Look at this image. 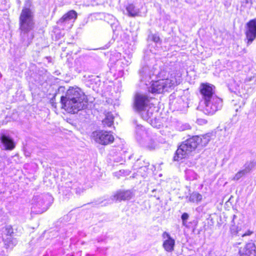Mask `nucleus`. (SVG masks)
Instances as JSON below:
<instances>
[{"mask_svg": "<svg viewBox=\"0 0 256 256\" xmlns=\"http://www.w3.org/2000/svg\"><path fill=\"white\" fill-rule=\"evenodd\" d=\"M162 247L167 252H172L174 250L175 240L170 236L169 233L164 232L162 234Z\"/></svg>", "mask_w": 256, "mask_h": 256, "instance_id": "9", "label": "nucleus"}, {"mask_svg": "<svg viewBox=\"0 0 256 256\" xmlns=\"http://www.w3.org/2000/svg\"><path fill=\"white\" fill-rule=\"evenodd\" d=\"M245 34L246 36V44L248 46L256 38V32L246 27Z\"/></svg>", "mask_w": 256, "mask_h": 256, "instance_id": "17", "label": "nucleus"}, {"mask_svg": "<svg viewBox=\"0 0 256 256\" xmlns=\"http://www.w3.org/2000/svg\"><path fill=\"white\" fill-rule=\"evenodd\" d=\"M0 140L2 144L4 146L5 150H12L15 148L16 144L10 136L2 134L0 136Z\"/></svg>", "mask_w": 256, "mask_h": 256, "instance_id": "13", "label": "nucleus"}, {"mask_svg": "<svg viewBox=\"0 0 256 256\" xmlns=\"http://www.w3.org/2000/svg\"><path fill=\"white\" fill-rule=\"evenodd\" d=\"M236 216L234 214L232 216V225L230 227V230L232 234H238L240 228L238 226H236L234 222V219L236 218Z\"/></svg>", "mask_w": 256, "mask_h": 256, "instance_id": "22", "label": "nucleus"}, {"mask_svg": "<svg viewBox=\"0 0 256 256\" xmlns=\"http://www.w3.org/2000/svg\"><path fill=\"white\" fill-rule=\"evenodd\" d=\"M92 137L95 142L103 144H108L114 140V136L106 131H96L92 132Z\"/></svg>", "mask_w": 256, "mask_h": 256, "instance_id": "7", "label": "nucleus"}, {"mask_svg": "<svg viewBox=\"0 0 256 256\" xmlns=\"http://www.w3.org/2000/svg\"><path fill=\"white\" fill-rule=\"evenodd\" d=\"M78 16L77 12L74 10H70L65 14V26L67 24V27L70 28Z\"/></svg>", "mask_w": 256, "mask_h": 256, "instance_id": "14", "label": "nucleus"}, {"mask_svg": "<svg viewBox=\"0 0 256 256\" xmlns=\"http://www.w3.org/2000/svg\"><path fill=\"white\" fill-rule=\"evenodd\" d=\"M200 92L204 101L217 96L215 93V86L210 84H202L200 86Z\"/></svg>", "mask_w": 256, "mask_h": 256, "instance_id": "8", "label": "nucleus"}, {"mask_svg": "<svg viewBox=\"0 0 256 256\" xmlns=\"http://www.w3.org/2000/svg\"><path fill=\"white\" fill-rule=\"evenodd\" d=\"M254 166V164L252 162H248L244 165V168L243 170L245 171V172L247 174L250 171Z\"/></svg>", "mask_w": 256, "mask_h": 256, "instance_id": "26", "label": "nucleus"}, {"mask_svg": "<svg viewBox=\"0 0 256 256\" xmlns=\"http://www.w3.org/2000/svg\"><path fill=\"white\" fill-rule=\"evenodd\" d=\"M166 72L160 70L156 67L150 68L148 66H144L140 71V80L144 82L146 86L150 85L148 87L149 92L152 94H160L164 91H168L170 88L177 86L180 84L176 78L171 76L169 78L160 79L156 81L152 82L148 84L147 82L152 79V76H156L159 78H164L166 75Z\"/></svg>", "mask_w": 256, "mask_h": 256, "instance_id": "1", "label": "nucleus"}, {"mask_svg": "<svg viewBox=\"0 0 256 256\" xmlns=\"http://www.w3.org/2000/svg\"><path fill=\"white\" fill-rule=\"evenodd\" d=\"M184 128H182V130H188L190 128V126L189 125L185 124L183 126Z\"/></svg>", "mask_w": 256, "mask_h": 256, "instance_id": "34", "label": "nucleus"}, {"mask_svg": "<svg viewBox=\"0 0 256 256\" xmlns=\"http://www.w3.org/2000/svg\"><path fill=\"white\" fill-rule=\"evenodd\" d=\"M88 104L86 96L76 86H70L65 94V110L75 114L86 109Z\"/></svg>", "mask_w": 256, "mask_h": 256, "instance_id": "2", "label": "nucleus"}, {"mask_svg": "<svg viewBox=\"0 0 256 256\" xmlns=\"http://www.w3.org/2000/svg\"><path fill=\"white\" fill-rule=\"evenodd\" d=\"M194 137L198 138V140L196 139L198 146L200 145L202 146H206L210 140V136L208 134L202 136V137L198 136H194Z\"/></svg>", "mask_w": 256, "mask_h": 256, "instance_id": "19", "label": "nucleus"}, {"mask_svg": "<svg viewBox=\"0 0 256 256\" xmlns=\"http://www.w3.org/2000/svg\"><path fill=\"white\" fill-rule=\"evenodd\" d=\"M240 256H250L253 254L256 256V246L254 244L250 242L244 248H240L238 252Z\"/></svg>", "mask_w": 256, "mask_h": 256, "instance_id": "12", "label": "nucleus"}, {"mask_svg": "<svg viewBox=\"0 0 256 256\" xmlns=\"http://www.w3.org/2000/svg\"><path fill=\"white\" fill-rule=\"evenodd\" d=\"M6 232L5 235L6 238H2V241L6 246V248H8L11 244H13V238L12 236L14 234L13 227L11 225L6 226L4 227Z\"/></svg>", "mask_w": 256, "mask_h": 256, "instance_id": "11", "label": "nucleus"}, {"mask_svg": "<svg viewBox=\"0 0 256 256\" xmlns=\"http://www.w3.org/2000/svg\"><path fill=\"white\" fill-rule=\"evenodd\" d=\"M252 233V232L250 230H248L247 232H245L244 234H240V235H241L242 236L244 237L247 236H250Z\"/></svg>", "mask_w": 256, "mask_h": 256, "instance_id": "33", "label": "nucleus"}, {"mask_svg": "<svg viewBox=\"0 0 256 256\" xmlns=\"http://www.w3.org/2000/svg\"><path fill=\"white\" fill-rule=\"evenodd\" d=\"M246 27L256 32V18L250 20L247 22Z\"/></svg>", "mask_w": 256, "mask_h": 256, "instance_id": "24", "label": "nucleus"}, {"mask_svg": "<svg viewBox=\"0 0 256 256\" xmlns=\"http://www.w3.org/2000/svg\"><path fill=\"white\" fill-rule=\"evenodd\" d=\"M196 137L192 136L184 142L178 147L174 157V161L180 160L188 156L192 152L198 147Z\"/></svg>", "mask_w": 256, "mask_h": 256, "instance_id": "3", "label": "nucleus"}, {"mask_svg": "<svg viewBox=\"0 0 256 256\" xmlns=\"http://www.w3.org/2000/svg\"><path fill=\"white\" fill-rule=\"evenodd\" d=\"M134 196V192L131 190H120L112 196L110 199L112 200H127L131 199Z\"/></svg>", "mask_w": 256, "mask_h": 256, "instance_id": "10", "label": "nucleus"}, {"mask_svg": "<svg viewBox=\"0 0 256 256\" xmlns=\"http://www.w3.org/2000/svg\"><path fill=\"white\" fill-rule=\"evenodd\" d=\"M152 40L154 42H158L160 40V38L156 34H154L152 36Z\"/></svg>", "mask_w": 256, "mask_h": 256, "instance_id": "31", "label": "nucleus"}, {"mask_svg": "<svg viewBox=\"0 0 256 256\" xmlns=\"http://www.w3.org/2000/svg\"><path fill=\"white\" fill-rule=\"evenodd\" d=\"M128 15L130 16H138L140 13V10L132 4H128L126 7Z\"/></svg>", "mask_w": 256, "mask_h": 256, "instance_id": "18", "label": "nucleus"}, {"mask_svg": "<svg viewBox=\"0 0 256 256\" xmlns=\"http://www.w3.org/2000/svg\"><path fill=\"white\" fill-rule=\"evenodd\" d=\"M156 108L153 106H148V107L141 111L140 114H141V116L145 120L148 121L150 120V119L152 118L154 112L155 111Z\"/></svg>", "mask_w": 256, "mask_h": 256, "instance_id": "15", "label": "nucleus"}, {"mask_svg": "<svg viewBox=\"0 0 256 256\" xmlns=\"http://www.w3.org/2000/svg\"><path fill=\"white\" fill-rule=\"evenodd\" d=\"M136 131L137 134H142L144 132V127L141 124H138L136 123Z\"/></svg>", "mask_w": 256, "mask_h": 256, "instance_id": "28", "label": "nucleus"}, {"mask_svg": "<svg viewBox=\"0 0 256 256\" xmlns=\"http://www.w3.org/2000/svg\"><path fill=\"white\" fill-rule=\"evenodd\" d=\"M188 217H189L188 214L187 213L184 212L182 214L181 218H182V221L184 222V221L187 220Z\"/></svg>", "mask_w": 256, "mask_h": 256, "instance_id": "29", "label": "nucleus"}, {"mask_svg": "<svg viewBox=\"0 0 256 256\" xmlns=\"http://www.w3.org/2000/svg\"><path fill=\"white\" fill-rule=\"evenodd\" d=\"M204 106L203 112L206 114L212 115L216 112L221 109L222 106V100L218 96L204 101Z\"/></svg>", "mask_w": 256, "mask_h": 256, "instance_id": "5", "label": "nucleus"}, {"mask_svg": "<svg viewBox=\"0 0 256 256\" xmlns=\"http://www.w3.org/2000/svg\"><path fill=\"white\" fill-rule=\"evenodd\" d=\"M74 59L68 58L67 60V62L69 68H71L72 66Z\"/></svg>", "mask_w": 256, "mask_h": 256, "instance_id": "30", "label": "nucleus"}, {"mask_svg": "<svg viewBox=\"0 0 256 256\" xmlns=\"http://www.w3.org/2000/svg\"><path fill=\"white\" fill-rule=\"evenodd\" d=\"M246 27L256 32V18L250 20L247 22Z\"/></svg>", "mask_w": 256, "mask_h": 256, "instance_id": "25", "label": "nucleus"}, {"mask_svg": "<svg viewBox=\"0 0 256 256\" xmlns=\"http://www.w3.org/2000/svg\"><path fill=\"white\" fill-rule=\"evenodd\" d=\"M188 198V201L191 202H198L202 200V196L198 192H193L190 194Z\"/></svg>", "mask_w": 256, "mask_h": 256, "instance_id": "20", "label": "nucleus"}, {"mask_svg": "<svg viewBox=\"0 0 256 256\" xmlns=\"http://www.w3.org/2000/svg\"><path fill=\"white\" fill-rule=\"evenodd\" d=\"M65 187L68 188L67 191H69V188L70 190L74 189L75 190L76 194L78 195L81 194L84 191V190L82 186L77 182H75L74 184H72V182H66V186H65Z\"/></svg>", "mask_w": 256, "mask_h": 256, "instance_id": "16", "label": "nucleus"}, {"mask_svg": "<svg viewBox=\"0 0 256 256\" xmlns=\"http://www.w3.org/2000/svg\"><path fill=\"white\" fill-rule=\"evenodd\" d=\"M147 147H148V148L149 150H153V149H154V148H155V144H154V142L152 141L151 142L150 145H148Z\"/></svg>", "mask_w": 256, "mask_h": 256, "instance_id": "32", "label": "nucleus"}, {"mask_svg": "<svg viewBox=\"0 0 256 256\" xmlns=\"http://www.w3.org/2000/svg\"><path fill=\"white\" fill-rule=\"evenodd\" d=\"M34 26V15L32 10L29 8H23L19 17L20 30L24 33H28L32 30Z\"/></svg>", "mask_w": 256, "mask_h": 256, "instance_id": "4", "label": "nucleus"}, {"mask_svg": "<svg viewBox=\"0 0 256 256\" xmlns=\"http://www.w3.org/2000/svg\"><path fill=\"white\" fill-rule=\"evenodd\" d=\"M61 101L62 102L64 100V96H62L60 98Z\"/></svg>", "mask_w": 256, "mask_h": 256, "instance_id": "35", "label": "nucleus"}, {"mask_svg": "<svg viewBox=\"0 0 256 256\" xmlns=\"http://www.w3.org/2000/svg\"><path fill=\"white\" fill-rule=\"evenodd\" d=\"M186 177L189 180H193L196 178V174L192 170H188L186 171Z\"/></svg>", "mask_w": 256, "mask_h": 256, "instance_id": "23", "label": "nucleus"}, {"mask_svg": "<svg viewBox=\"0 0 256 256\" xmlns=\"http://www.w3.org/2000/svg\"><path fill=\"white\" fill-rule=\"evenodd\" d=\"M246 174L245 172V171L243 170H240L235 174L232 180H238Z\"/></svg>", "mask_w": 256, "mask_h": 256, "instance_id": "27", "label": "nucleus"}, {"mask_svg": "<svg viewBox=\"0 0 256 256\" xmlns=\"http://www.w3.org/2000/svg\"><path fill=\"white\" fill-rule=\"evenodd\" d=\"M114 116L111 112H108L106 114L105 118L102 120L104 126L110 127L114 122Z\"/></svg>", "mask_w": 256, "mask_h": 256, "instance_id": "21", "label": "nucleus"}, {"mask_svg": "<svg viewBox=\"0 0 256 256\" xmlns=\"http://www.w3.org/2000/svg\"><path fill=\"white\" fill-rule=\"evenodd\" d=\"M150 98L144 94L136 92L134 96L132 108L138 112L146 109L150 104Z\"/></svg>", "mask_w": 256, "mask_h": 256, "instance_id": "6", "label": "nucleus"}]
</instances>
